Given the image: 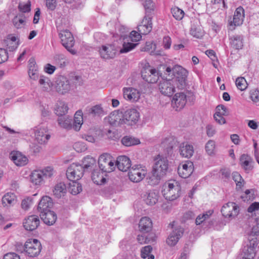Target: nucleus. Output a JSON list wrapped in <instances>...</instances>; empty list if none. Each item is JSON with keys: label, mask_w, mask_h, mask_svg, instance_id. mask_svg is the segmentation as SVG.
I'll list each match as a JSON object with an SVG mask.
<instances>
[{"label": "nucleus", "mask_w": 259, "mask_h": 259, "mask_svg": "<svg viewBox=\"0 0 259 259\" xmlns=\"http://www.w3.org/2000/svg\"><path fill=\"white\" fill-rule=\"evenodd\" d=\"M168 166V160L166 157L159 154L157 155L154 159L152 170L147 178V183L150 185H157L166 174Z\"/></svg>", "instance_id": "nucleus-1"}, {"label": "nucleus", "mask_w": 259, "mask_h": 259, "mask_svg": "<svg viewBox=\"0 0 259 259\" xmlns=\"http://www.w3.org/2000/svg\"><path fill=\"white\" fill-rule=\"evenodd\" d=\"M188 74L187 70L180 65H175L172 68L167 67L165 72V74H167L171 81L176 84L177 88L180 90L185 87Z\"/></svg>", "instance_id": "nucleus-2"}, {"label": "nucleus", "mask_w": 259, "mask_h": 259, "mask_svg": "<svg viewBox=\"0 0 259 259\" xmlns=\"http://www.w3.org/2000/svg\"><path fill=\"white\" fill-rule=\"evenodd\" d=\"M162 193L167 200L173 201L179 198L181 194L180 183L175 180H170L163 186Z\"/></svg>", "instance_id": "nucleus-3"}, {"label": "nucleus", "mask_w": 259, "mask_h": 259, "mask_svg": "<svg viewBox=\"0 0 259 259\" xmlns=\"http://www.w3.org/2000/svg\"><path fill=\"white\" fill-rule=\"evenodd\" d=\"M141 34L140 32L136 31H132L130 35L123 34V42L122 48L120 50V53H126L134 49L138 45L136 42L141 39Z\"/></svg>", "instance_id": "nucleus-4"}, {"label": "nucleus", "mask_w": 259, "mask_h": 259, "mask_svg": "<svg viewBox=\"0 0 259 259\" xmlns=\"http://www.w3.org/2000/svg\"><path fill=\"white\" fill-rule=\"evenodd\" d=\"M29 134L39 144H46L51 137L47 127L44 125H39L31 128Z\"/></svg>", "instance_id": "nucleus-5"}, {"label": "nucleus", "mask_w": 259, "mask_h": 259, "mask_svg": "<svg viewBox=\"0 0 259 259\" xmlns=\"http://www.w3.org/2000/svg\"><path fill=\"white\" fill-rule=\"evenodd\" d=\"M59 37L62 45L66 50L72 55L76 54V51L72 49L75 41L71 32L67 29L62 30L59 33Z\"/></svg>", "instance_id": "nucleus-6"}, {"label": "nucleus", "mask_w": 259, "mask_h": 259, "mask_svg": "<svg viewBox=\"0 0 259 259\" xmlns=\"http://www.w3.org/2000/svg\"><path fill=\"white\" fill-rule=\"evenodd\" d=\"M41 249L40 242L36 239H28L24 244V251L30 257L37 256Z\"/></svg>", "instance_id": "nucleus-7"}, {"label": "nucleus", "mask_w": 259, "mask_h": 259, "mask_svg": "<svg viewBox=\"0 0 259 259\" xmlns=\"http://www.w3.org/2000/svg\"><path fill=\"white\" fill-rule=\"evenodd\" d=\"M83 174V167L81 164H71L67 168L66 176L70 181H78L81 179Z\"/></svg>", "instance_id": "nucleus-8"}, {"label": "nucleus", "mask_w": 259, "mask_h": 259, "mask_svg": "<svg viewBox=\"0 0 259 259\" xmlns=\"http://www.w3.org/2000/svg\"><path fill=\"white\" fill-rule=\"evenodd\" d=\"M98 164L100 170L105 173L111 172L115 168L114 162L110 156L107 154L100 155L98 159Z\"/></svg>", "instance_id": "nucleus-9"}, {"label": "nucleus", "mask_w": 259, "mask_h": 259, "mask_svg": "<svg viewBox=\"0 0 259 259\" xmlns=\"http://www.w3.org/2000/svg\"><path fill=\"white\" fill-rule=\"evenodd\" d=\"M259 244L257 238L250 239L243 248V256L242 259H253L256 253V249Z\"/></svg>", "instance_id": "nucleus-10"}, {"label": "nucleus", "mask_w": 259, "mask_h": 259, "mask_svg": "<svg viewBox=\"0 0 259 259\" xmlns=\"http://www.w3.org/2000/svg\"><path fill=\"white\" fill-rule=\"evenodd\" d=\"M146 174V170L140 165H135L130 169L128 175L131 181L138 183L145 178Z\"/></svg>", "instance_id": "nucleus-11"}, {"label": "nucleus", "mask_w": 259, "mask_h": 259, "mask_svg": "<svg viewBox=\"0 0 259 259\" xmlns=\"http://www.w3.org/2000/svg\"><path fill=\"white\" fill-rule=\"evenodd\" d=\"M122 117L123 124L133 125L139 121L140 113L136 109H128L122 114Z\"/></svg>", "instance_id": "nucleus-12"}, {"label": "nucleus", "mask_w": 259, "mask_h": 259, "mask_svg": "<svg viewBox=\"0 0 259 259\" xmlns=\"http://www.w3.org/2000/svg\"><path fill=\"white\" fill-rule=\"evenodd\" d=\"M177 88L176 84L171 81L170 78L163 79L159 84V90L161 93L168 97L171 96Z\"/></svg>", "instance_id": "nucleus-13"}, {"label": "nucleus", "mask_w": 259, "mask_h": 259, "mask_svg": "<svg viewBox=\"0 0 259 259\" xmlns=\"http://www.w3.org/2000/svg\"><path fill=\"white\" fill-rule=\"evenodd\" d=\"M55 88L59 94L64 95L70 90L71 85L69 80L66 77L61 75L56 78Z\"/></svg>", "instance_id": "nucleus-14"}, {"label": "nucleus", "mask_w": 259, "mask_h": 259, "mask_svg": "<svg viewBox=\"0 0 259 259\" xmlns=\"http://www.w3.org/2000/svg\"><path fill=\"white\" fill-rule=\"evenodd\" d=\"M144 80L150 83H156L159 79V73L154 68L147 67L144 68L141 72Z\"/></svg>", "instance_id": "nucleus-15"}, {"label": "nucleus", "mask_w": 259, "mask_h": 259, "mask_svg": "<svg viewBox=\"0 0 259 259\" xmlns=\"http://www.w3.org/2000/svg\"><path fill=\"white\" fill-rule=\"evenodd\" d=\"M116 51V47L114 44L103 45L99 49L100 56L104 59L113 58L115 56Z\"/></svg>", "instance_id": "nucleus-16"}, {"label": "nucleus", "mask_w": 259, "mask_h": 259, "mask_svg": "<svg viewBox=\"0 0 259 259\" xmlns=\"http://www.w3.org/2000/svg\"><path fill=\"white\" fill-rule=\"evenodd\" d=\"M244 18V10L242 7H239L235 11L233 21L229 23V29L233 30L235 26H239L243 23Z\"/></svg>", "instance_id": "nucleus-17"}, {"label": "nucleus", "mask_w": 259, "mask_h": 259, "mask_svg": "<svg viewBox=\"0 0 259 259\" xmlns=\"http://www.w3.org/2000/svg\"><path fill=\"white\" fill-rule=\"evenodd\" d=\"M194 170L193 163L189 160L186 161L184 163L181 164L178 168V172L179 176L186 179L188 178L193 173Z\"/></svg>", "instance_id": "nucleus-18"}, {"label": "nucleus", "mask_w": 259, "mask_h": 259, "mask_svg": "<svg viewBox=\"0 0 259 259\" xmlns=\"http://www.w3.org/2000/svg\"><path fill=\"white\" fill-rule=\"evenodd\" d=\"M221 212L225 218L234 217L238 214L239 207L234 202H228L223 206Z\"/></svg>", "instance_id": "nucleus-19"}, {"label": "nucleus", "mask_w": 259, "mask_h": 259, "mask_svg": "<svg viewBox=\"0 0 259 259\" xmlns=\"http://www.w3.org/2000/svg\"><path fill=\"white\" fill-rule=\"evenodd\" d=\"M124 98L131 102H136L139 100L141 94L136 89L133 88H124L123 89Z\"/></svg>", "instance_id": "nucleus-20"}, {"label": "nucleus", "mask_w": 259, "mask_h": 259, "mask_svg": "<svg viewBox=\"0 0 259 259\" xmlns=\"http://www.w3.org/2000/svg\"><path fill=\"white\" fill-rule=\"evenodd\" d=\"M39 219L36 215L28 216L23 221V226L28 231H33L36 229L39 225Z\"/></svg>", "instance_id": "nucleus-21"}, {"label": "nucleus", "mask_w": 259, "mask_h": 259, "mask_svg": "<svg viewBox=\"0 0 259 259\" xmlns=\"http://www.w3.org/2000/svg\"><path fill=\"white\" fill-rule=\"evenodd\" d=\"M183 233L184 229L181 227L178 226L174 228L167 239V244L170 246L175 245L183 235Z\"/></svg>", "instance_id": "nucleus-22"}, {"label": "nucleus", "mask_w": 259, "mask_h": 259, "mask_svg": "<svg viewBox=\"0 0 259 259\" xmlns=\"http://www.w3.org/2000/svg\"><path fill=\"white\" fill-rule=\"evenodd\" d=\"M152 23L151 17L145 16L143 19L141 24L138 27V31L143 35L148 34L152 30Z\"/></svg>", "instance_id": "nucleus-23"}, {"label": "nucleus", "mask_w": 259, "mask_h": 259, "mask_svg": "<svg viewBox=\"0 0 259 259\" xmlns=\"http://www.w3.org/2000/svg\"><path fill=\"white\" fill-rule=\"evenodd\" d=\"M11 159L17 166H22L26 165L28 158L21 153L18 151L12 152L10 155Z\"/></svg>", "instance_id": "nucleus-24"}, {"label": "nucleus", "mask_w": 259, "mask_h": 259, "mask_svg": "<svg viewBox=\"0 0 259 259\" xmlns=\"http://www.w3.org/2000/svg\"><path fill=\"white\" fill-rule=\"evenodd\" d=\"M17 197L12 192L6 193L2 197V203L4 207H10L14 206L17 203Z\"/></svg>", "instance_id": "nucleus-25"}, {"label": "nucleus", "mask_w": 259, "mask_h": 259, "mask_svg": "<svg viewBox=\"0 0 259 259\" xmlns=\"http://www.w3.org/2000/svg\"><path fill=\"white\" fill-rule=\"evenodd\" d=\"M40 217L43 222L49 226L53 225L57 220L56 213L51 210L41 212Z\"/></svg>", "instance_id": "nucleus-26"}, {"label": "nucleus", "mask_w": 259, "mask_h": 259, "mask_svg": "<svg viewBox=\"0 0 259 259\" xmlns=\"http://www.w3.org/2000/svg\"><path fill=\"white\" fill-rule=\"evenodd\" d=\"M116 166L120 171H126L131 166V160L126 156H118L116 160Z\"/></svg>", "instance_id": "nucleus-27"}, {"label": "nucleus", "mask_w": 259, "mask_h": 259, "mask_svg": "<svg viewBox=\"0 0 259 259\" xmlns=\"http://www.w3.org/2000/svg\"><path fill=\"white\" fill-rule=\"evenodd\" d=\"M179 152L182 157L189 158L193 155L194 148L188 143H183L180 145Z\"/></svg>", "instance_id": "nucleus-28"}, {"label": "nucleus", "mask_w": 259, "mask_h": 259, "mask_svg": "<svg viewBox=\"0 0 259 259\" xmlns=\"http://www.w3.org/2000/svg\"><path fill=\"white\" fill-rule=\"evenodd\" d=\"M229 42L231 47L235 50L242 49L243 47V38L240 35L230 36Z\"/></svg>", "instance_id": "nucleus-29"}, {"label": "nucleus", "mask_w": 259, "mask_h": 259, "mask_svg": "<svg viewBox=\"0 0 259 259\" xmlns=\"http://www.w3.org/2000/svg\"><path fill=\"white\" fill-rule=\"evenodd\" d=\"M144 202L149 205H153L158 201V195L154 191L149 190L146 192L142 196Z\"/></svg>", "instance_id": "nucleus-30"}, {"label": "nucleus", "mask_w": 259, "mask_h": 259, "mask_svg": "<svg viewBox=\"0 0 259 259\" xmlns=\"http://www.w3.org/2000/svg\"><path fill=\"white\" fill-rule=\"evenodd\" d=\"M28 75L30 78L36 80L38 77V68L34 58L31 57L28 61Z\"/></svg>", "instance_id": "nucleus-31"}, {"label": "nucleus", "mask_w": 259, "mask_h": 259, "mask_svg": "<svg viewBox=\"0 0 259 259\" xmlns=\"http://www.w3.org/2000/svg\"><path fill=\"white\" fill-rule=\"evenodd\" d=\"M152 227V223L151 219L147 217H143L141 219L139 228L140 232L143 233H148L151 231Z\"/></svg>", "instance_id": "nucleus-32"}, {"label": "nucleus", "mask_w": 259, "mask_h": 259, "mask_svg": "<svg viewBox=\"0 0 259 259\" xmlns=\"http://www.w3.org/2000/svg\"><path fill=\"white\" fill-rule=\"evenodd\" d=\"M53 203L51 198L47 196H43L40 200L38 205V210L41 213L42 211L50 210Z\"/></svg>", "instance_id": "nucleus-33"}, {"label": "nucleus", "mask_w": 259, "mask_h": 259, "mask_svg": "<svg viewBox=\"0 0 259 259\" xmlns=\"http://www.w3.org/2000/svg\"><path fill=\"white\" fill-rule=\"evenodd\" d=\"M122 114L117 111H113L108 117L109 123L112 125H118L122 123Z\"/></svg>", "instance_id": "nucleus-34"}, {"label": "nucleus", "mask_w": 259, "mask_h": 259, "mask_svg": "<svg viewBox=\"0 0 259 259\" xmlns=\"http://www.w3.org/2000/svg\"><path fill=\"white\" fill-rule=\"evenodd\" d=\"M54 195L58 198L65 196L67 192L66 184L63 182H60L56 184L53 191Z\"/></svg>", "instance_id": "nucleus-35"}, {"label": "nucleus", "mask_w": 259, "mask_h": 259, "mask_svg": "<svg viewBox=\"0 0 259 259\" xmlns=\"http://www.w3.org/2000/svg\"><path fill=\"white\" fill-rule=\"evenodd\" d=\"M107 173L102 171L100 172L98 170H94L92 173V180L97 185H102L105 183L106 179L105 177Z\"/></svg>", "instance_id": "nucleus-36"}, {"label": "nucleus", "mask_w": 259, "mask_h": 259, "mask_svg": "<svg viewBox=\"0 0 259 259\" xmlns=\"http://www.w3.org/2000/svg\"><path fill=\"white\" fill-rule=\"evenodd\" d=\"M42 172L39 170H33L30 175V180L31 183L35 185L40 186L44 182V179Z\"/></svg>", "instance_id": "nucleus-37"}, {"label": "nucleus", "mask_w": 259, "mask_h": 259, "mask_svg": "<svg viewBox=\"0 0 259 259\" xmlns=\"http://www.w3.org/2000/svg\"><path fill=\"white\" fill-rule=\"evenodd\" d=\"M172 103L175 104L177 108H183L186 103V95L183 93H176L173 98Z\"/></svg>", "instance_id": "nucleus-38"}, {"label": "nucleus", "mask_w": 259, "mask_h": 259, "mask_svg": "<svg viewBox=\"0 0 259 259\" xmlns=\"http://www.w3.org/2000/svg\"><path fill=\"white\" fill-rule=\"evenodd\" d=\"M68 110L67 104L63 101L58 102L55 108V114L58 116L65 115Z\"/></svg>", "instance_id": "nucleus-39"}, {"label": "nucleus", "mask_w": 259, "mask_h": 259, "mask_svg": "<svg viewBox=\"0 0 259 259\" xmlns=\"http://www.w3.org/2000/svg\"><path fill=\"white\" fill-rule=\"evenodd\" d=\"M71 117L67 116H60L58 119L59 125L62 128L69 130L73 127Z\"/></svg>", "instance_id": "nucleus-40"}, {"label": "nucleus", "mask_w": 259, "mask_h": 259, "mask_svg": "<svg viewBox=\"0 0 259 259\" xmlns=\"http://www.w3.org/2000/svg\"><path fill=\"white\" fill-rule=\"evenodd\" d=\"M86 111L94 116H101L105 114L103 108L100 105H96L93 107L86 108Z\"/></svg>", "instance_id": "nucleus-41"}, {"label": "nucleus", "mask_w": 259, "mask_h": 259, "mask_svg": "<svg viewBox=\"0 0 259 259\" xmlns=\"http://www.w3.org/2000/svg\"><path fill=\"white\" fill-rule=\"evenodd\" d=\"M83 123L82 112L79 110L76 112L74 115L73 128L76 131H78Z\"/></svg>", "instance_id": "nucleus-42"}, {"label": "nucleus", "mask_w": 259, "mask_h": 259, "mask_svg": "<svg viewBox=\"0 0 259 259\" xmlns=\"http://www.w3.org/2000/svg\"><path fill=\"white\" fill-rule=\"evenodd\" d=\"M13 23L17 29L24 27L26 24V21L24 14H22L16 16L13 19Z\"/></svg>", "instance_id": "nucleus-43"}, {"label": "nucleus", "mask_w": 259, "mask_h": 259, "mask_svg": "<svg viewBox=\"0 0 259 259\" xmlns=\"http://www.w3.org/2000/svg\"><path fill=\"white\" fill-rule=\"evenodd\" d=\"M38 82L44 91H49L52 85L50 79L44 75L40 76Z\"/></svg>", "instance_id": "nucleus-44"}, {"label": "nucleus", "mask_w": 259, "mask_h": 259, "mask_svg": "<svg viewBox=\"0 0 259 259\" xmlns=\"http://www.w3.org/2000/svg\"><path fill=\"white\" fill-rule=\"evenodd\" d=\"M121 143L124 146L130 147L138 145L140 142L138 139L130 136H124L121 139Z\"/></svg>", "instance_id": "nucleus-45"}, {"label": "nucleus", "mask_w": 259, "mask_h": 259, "mask_svg": "<svg viewBox=\"0 0 259 259\" xmlns=\"http://www.w3.org/2000/svg\"><path fill=\"white\" fill-rule=\"evenodd\" d=\"M77 181H71L69 184L68 190L73 195H76L82 191L81 185Z\"/></svg>", "instance_id": "nucleus-46"}, {"label": "nucleus", "mask_w": 259, "mask_h": 259, "mask_svg": "<svg viewBox=\"0 0 259 259\" xmlns=\"http://www.w3.org/2000/svg\"><path fill=\"white\" fill-rule=\"evenodd\" d=\"M96 163V160L95 158L88 156L84 158L82 160L81 166L83 167V170L87 169L90 167L92 168Z\"/></svg>", "instance_id": "nucleus-47"}, {"label": "nucleus", "mask_w": 259, "mask_h": 259, "mask_svg": "<svg viewBox=\"0 0 259 259\" xmlns=\"http://www.w3.org/2000/svg\"><path fill=\"white\" fill-rule=\"evenodd\" d=\"M213 210H209L198 215L195 220L197 225H200L205 221L208 220L213 213Z\"/></svg>", "instance_id": "nucleus-48"}, {"label": "nucleus", "mask_w": 259, "mask_h": 259, "mask_svg": "<svg viewBox=\"0 0 259 259\" xmlns=\"http://www.w3.org/2000/svg\"><path fill=\"white\" fill-rule=\"evenodd\" d=\"M251 157L246 154H242L240 158V164L241 166L245 169H249L250 167V163L251 162Z\"/></svg>", "instance_id": "nucleus-49"}, {"label": "nucleus", "mask_w": 259, "mask_h": 259, "mask_svg": "<svg viewBox=\"0 0 259 259\" xmlns=\"http://www.w3.org/2000/svg\"><path fill=\"white\" fill-rule=\"evenodd\" d=\"M148 236H151L150 237H148L147 235L145 234L139 235L137 236V240L138 242L140 244L144 243H148L151 241H154L155 239L154 238V236L153 234H149Z\"/></svg>", "instance_id": "nucleus-50"}, {"label": "nucleus", "mask_w": 259, "mask_h": 259, "mask_svg": "<svg viewBox=\"0 0 259 259\" xmlns=\"http://www.w3.org/2000/svg\"><path fill=\"white\" fill-rule=\"evenodd\" d=\"M152 247L150 245H147L143 247L141 250V256L143 258L148 257V259H154V256L151 254Z\"/></svg>", "instance_id": "nucleus-51"}, {"label": "nucleus", "mask_w": 259, "mask_h": 259, "mask_svg": "<svg viewBox=\"0 0 259 259\" xmlns=\"http://www.w3.org/2000/svg\"><path fill=\"white\" fill-rule=\"evenodd\" d=\"M171 13L173 17L177 20H182L184 16V12L177 7L171 9Z\"/></svg>", "instance_id": "nucleus-52"}, {"label": "nucleus", "mask_w": 259, "mask_h": 259, "mask_svg": "<svg viewBox=\"0 0 259 259\" xmlns=\"http://www.w3.org/2000/svg\"><path fill=\"white\" fill-rule=\"evenodd\" d=\"M232 178L235 182L237 188H241L244 184V181L241 175L237 171L232 173Z\"/></svg>", "instance_id": "nucleus-53"}, {"label": "nucleus", "mask_w": 259, "mask_h": 259, "mask_svg": "<svg viewBox=\"0 0 259 259\" xmlns=\"http://www.w3.org/2000/svg\"><path fill=\"white\" fill-rule=\"evenodd\" d=\"M235 84L237 89L240 91L245 90L247 87L246 79L243 77H238L236 79Z\"/></svg>", "instance_id": "nucleus-54"}, {"label": "nucleus", "mask_w": 259, "mask_h": 259, "mask_svg": "<svg viewBox=\"0 0 259 259\" xmlns=\"http://www.w3.org/2000/svg\"><path fill=\"white\" fill-rule=\"evenodd\" d=\"M215 148V142L213 140H209L205 145V149L206 153L209 155L214 154Z\"/></svg>", "instance_id": "nucleus-55"}, {"label": "nucleus", "mask_w": 259, "mask_h": 259, "mask_svg": "<svg viewBox=\"0 0 259 259\" xmlns=\"http://www.w3.org/2000/svg\"><path fill=\"white\" fill-rule=\"evenodd\" d=\"M117 28L118 32H116L115 34H113V36L114 37L119 36L120 39H122L123 40V37L122 35L127 34V33L128 32V28L124 26L120 25L117 26Z\"/></svg>", "instance_id": "nucleus-56"}, {"label": "nucleus", "mask_w": 259, "mask_h": 259, "mask_svg": "<svg viewBox=\"0 0 259 259\" xmlns=\"http://www.w3.org/2000/svg\"><path fill=\"white\" fill-rule=\"evenodd\" d=\"M190 34L197 38H200L203 36L204 32L201 28L193 27L190 30Z\"/></svg>", "instance_id": "nucleus-57"}, {"label": "nucleus", "mask_w": 259, "mask_h": 259, "mask_svg": "<svg viewBox=\"0 0 259 259\" xmlns=\"http://www.w3.org/2000/svg\"><path fill=\"white\" fill-rule=\"evenodd\" d=\"M40 170L42 172L44 179L51 177L54 173V169L51 166H47Z\"/></svg>", "instance_id": "nucleus-58"}, {"label": "nucleus", "mask_w": 259, "mask_h": 259, "mask_svg": "<svg viewBox=\"0 0 259 259\" xmlns=\"http://www.w3.org/2000/svg\"><path fill=\"white\" fill-rule=\"evenodd\" d=\"M54 60L60 67H63L66 65L65 56L62 54H57L54 57Z\"/></svg>", "instance_id": "nucleus-59"}, {"label": "nucleus", "mask_w": 259, "mask_h": 259, "mask_svg": "<svg viewBox=\"0 0 259 259\" xmlns=\"http://www.w3.org/2000/svg\"><path fill=\"white\" fill-rule=\"evenodd\" d=\"M248 212L252 213L253 212L258 213L259 212V202H255L252 203L248 208ZM257 221H259V215L256 218Z\"/></svg>", "instance_id": "nucleus-60"}, {"label": "nucleus", "mask_w": 259, "mask_h": 259, "mask_svg": "<svg viewBox=\"0 0 259 259\" xmlns=\"http://www.w3.org/2000/svg\"><path fill=\"white\" fill-rule=\"evenodd\" d=\"M248 241H250V239H253V238H257L256 236L258 235L259 234V231L258 230V227L257 226H253L251 230L248 232Z\"/></svg>", "instance_id": "nucleus-61"}, {"label": "nucleus", "mask_w": 259, "mask_h": 259, "mask_svg": "<svg viewBox=\"0 0 259 259\" xmlns=\"http://www.w3.org/2000/svg\"><path fill=\"white\" fill-rule=\"evenodd\" d=\"M32 204V199L27 197L24 199L21 202V207L25 210L28 209Z\"/></svg>", "instance_id": "nucleus-62"}, {"label": "nucleus", "mask_w": 259, "mask_h": 259, "mask_svg": "<svg viewBox=\"0 0 259 259\" xmlns=\"http://www.w3.org/2000/svg\"><path fill=\"white\" fill-rule=\"evenodd\" d=\"M106 136L110 140L116 141L119 138V136L116 131L108 130Z\"/></svg>", "instance_id": "nucleus-63"}, {"label": "nucleus", "mask_w": 259, "mask_h": 259, "mask_svg": "<svg viewBox=\"0 0 259 259\" xmlns=\"http://www.w3.org/2000/svg\"><path fill=\"white\" fill-rule=\"evenodd\" d=\"M250 97L254 102L259 101V91L257 89H253L250 92Z\"/></svg>", "instance_id": "nucleus-64"}]
</instances>
